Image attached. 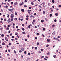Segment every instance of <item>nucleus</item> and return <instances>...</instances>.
<instances>
[{"mask_svg": "<svg viewBox=\"0 0 61 61\" xmlns=\"http://www.w3.org/2000/svg\"><path fill=\"white\" fill-rule=\"evenodd\" d=\"M8 10L10 11H11V13H13V12L12 11H13V10H14V8H12V9H9Z\"/></svg>", "mask_w": 61, "mask_h": 61, "instance_id": "f257e3e1", "label": "nucleus"}, {"mask_svg": "<svg viewBox=\"0 0 61 61\" xmlns=\"http://www.w3.org/2000/svg\"><path fill=\"white\" fill-rule=\"evenodd\" d=\"M7 22H8V23H9L11 22V21L10 20V19H8V20H7Z\"/></svg>", "mask_w": 61, "mask_h": 61, "instance_id": "f03ea898", "label": "nucleus"}, {"mask_svg": "<svg viewBox=\"0 0 61 61\" xmlns=\"http://www.w3.org/2000/svg\"><path fill=\"white\" fill-rule=\"evenodd\" d=\"M18 5V3L16 2H15L14 3V5Z\"/></svg>", "mask_w": 61, "mask_h": 61, "instance_id": "7ed1b4c3", "label": "nucleus"}, {"mask_svg": "<svg viewBox=\"0 0 61 61\" xmlns=\"http://www.w3.org/2000/svg\"><path fill=\"white\" fill-rule=\"evenodd\" d=\"M5 40H6V41H8V38H7V37H5Z\"/></svg>", "mask_w": 61, "mask_h": 61, "instance_id": "20e7f679", "label": "nucleus"}, {"mask_svg": "<svg viewBox=\"0 0 61 61\" xmlns=\"http://www.w3.org/2000/svg\"><path fill=\"white\" fill-rule=\"evenodd\" d=\"M11 18H13V17H14V15L13 14H11Z\"/></svg>", "mask_w": 61, "mask_h": 61, "instance_id": "39448f33", "label": "nucleus"}, {"mask_svg": "<svg viewBox=\"0 0 61 61\" xmlns=\"http://www.w3.org/2000/svg\"><path fill=\"white\" fill-rule=\"evenodd\" d=\"M30 17L31 18H34V16L33 15H31L30 16Z\"/></svg>", "mask_w": 61, "mask_h": 61, "instance_id": "423d86ee", "label": "nucleus"}, {"mask_svg": "<svg viewBox=\"0 0 61 61\" xmlns=\"http://www.w3.org/2000/svg\"><path fill=\"white\" fill-rule=\"evenodd\" d=\"M47 41L48 42H50V39H48L47 40Z\"/></svg>", "mask_w": 61, "mask_h": 61, "instance_id": "0eeeda50", "label": "nucleus"}, {"mask_svg": "<svg viewBox=\"0 0 61 61\" xmlns=\"http://www.w3.org/2000/svg\"><path fill=\"white\" fill-rule=\"evenodd\" d=\"M53 56L55 58H56V55H53Z\"/></svg>", "mask_w": 61, "mask_h": 61, "instance_id": "6e6552de", "label": "nucleus"}, {"mask_svg": "<svg viewBox=\"0 0 61 61\" xmlns=\"http://www.w3.org/2000/svg\"><path fill=\"white\" fill-rule=\"evenodd\" d=\"M9 29V27H7L6 28V30H8Z\"/></svg>", "mask_w": 61, "mask_h": 61, "instance_id": "1a4fd4ad", "label": "nucleus"}, {"mask_svg": "<svg viewBox=\"0 0 61 61\" xmlns=\"http://www.w3.org/2000/svg\"><path fill=\"white\" fill-rule=\"evenodd\" d=\"M55 32H56V31H54L52 33V34H53V35H55Z\"/></svg>", "mask_w": 61, "mask_h": 61, "instance_id": "9d476101", "label": "nucleus"}, {"mask_svg": "<svg viewBox=\"0 0 61 61\" xmlns=\"http://www.w3.org/2000/svg\"><path fill=\"white\" fill-rule=\"evenodd\" d=\"M52 27H55V25H52Z\"/></svg>", "mask_w": 61, "mask_h": 61, "instance_id": "9b49d317", "label": "nucleus"}, {"mask_svg": "<svg viewBox=\"0 0 61 61\" xmlns=\"http://www.w3.org/2000/svg\"><path fill=\"white\" fill-rule=\"evenodd\" d=\"M18 35V33L17 32H16L15 33V35Z\"/></svg>", "mask_w": 61, "mask_h": 61, "instance_id": "f8f14e48", "label": "nucleus"}, {"mask_svg": "<svg viewBox=\"0 0 61 61\" xmlns=\"http://www.w3.org/2000/svg\"><path fill=\"white\" fill-rule=\"evenodd\" d=\"M21 50L22 51H24L25 50V49H24V48H22L21 49Z\"/></svg>", "mask_w": 61, "mask_h": 61, "instance_id": "ddd939ff", "label": "nucleus"}, {"mask_svg": "<svg viewBox=\"0 0 61 61\" xmlns=\"http://www.w3.org/2000/svg\"><path fill=\"white\" fill-rule=\"evenodd\" d=\"M41 22L42 23H43L44 22V20H41Z\"/></svg>", "mask_w": 61, "mask_h": 61, "instance_id": "4468645a", "label": "nucleus"}, {"mask_svg": "<svg viewBox=\"0 0 61 61\" xmlns=\"http://www.w3.org/2000/svg\"><path fill=\"white\" fill-rule=\"evenodd\" d=\"M21 11L22 12H24V9H22L21 10Z\"/></svg>", "mask_w": 61, "mask_h": 61, "instance_id": "2eb2a0df", "label": "nucleus"}, {"mask_svg": "<svg viewBox=\"0 0 61 61\" xmlns=\"http://www.w3.org/2000/svg\"><path fill=\"white\" fill-rule=\"evenodd\" d=\"M1 36H2V37H4V34H2L1 35Z\"/></svg>", "mask_w": 61, "mask_h": 61, "instance_id": "dca6fc26", "label": "nucleus"}, {"mask_svg": "<svg viewBox=\"0 0 61 61\" xmlns=\"http://www.w3.org/2000/svg\"><path fill=\"white\" fill-rule=\"evenodd\" d=\"M3 28L1 27L0 28V30H3Z\"/></svg>", "mask_w": 61, "mask_h": 61, "instance_id": "f3484780", "label": "nucleus"}, {"mask_svg": "<svg viewBox=\"0 0 61 61\" xmlns=\"http://www.w3.org/2000/svg\"><path fill=\"white\" fill-rule=\"evenodd\" d=\"M42 5H45V2H43L42 3Z\"/></svg>", "mask_w": 61, "mask_h": 61, "instance_id": "a211bd4d", "label": "nucleus"}, {"mask_svg": "<svg viewBox=\"0 0 61 61\" xmlns=\"http://www.w3.org/2000/svg\"><path fill=\"white\" fill-rule=\"evenodd\" d=\"M55 15L56 16H57L58 15V14L56 13L55 14Z\"/></svg>", "mask_w": 61, "mask_h": 61, "instance_id": "6ab92c4d", "label": "nucleus"}, {"mask_svg": "<svg viewBox=\"0 0 61 61\" xmlns=\"http://www.w3.org/2000/svg\"><path fill=\"white\" fill-rule=\"evenodd\" d=\"M31 4L32 5H34V3H33V2H31Z\"/></svg>", "mask_w": 61, "mask_h": 61, "instance_id": "aec40b11", "label": "nucleus"}, {"mask_svg": "<svg viewBox=\"0 0 61 61\" xmlns=\"http://www.w3.org/2000/svg\"><path fill=\"white\" fill-rule=\"evenodd\" d=\"M37 46H38L39 45V42H37Z\"/></svg>", "mask_w": 61, "mask_h": 61, "instance_id": "412c9836", "label": "nucleus"}, {"mask_svg": "<svg viewBox=\"0 0 61 61\" xmlns=\"http://www.w3.org/2000/svg\"><path fill=\"white\" fill-rule=\"evenodd\" d=\"M22 30H23V31H24V30H25V29L23 28H22Z\"/></svg>", "mask_w": 61, "mask_h": 61, "instance_id": "4be33fe9", "label": "nucleus"}, {"mask_svg": "<svg viewBox=\"0 0 61 61\" xmlns=\"http://www.w3.org/2000/svg\"><path fill=\"white\" fill-rule=\"evenodd\" d=\"M52 3H54V2H55V1L54 0H53L52 1Z\"/></svg>", "mask_w": 61, "mask_h": 61, "instance_id": "5701e85b", "label": "nucleus"}, {"mask_svg": "<svg viewBox=\"0 0 61 61\" xmlns=\"http://www.w3.org/2000/svg\"><path fill=\"white\" fill-rule=\"evenodd\" d=\"M11 41H14V40H15V39H11Z\"/></svg>", "mask_w": 61, "mask_h": 61, "instance_id": "b1692460", "label": "nucleus"}, {"mask_svg": "<svg viewBox=\"0 0 61 61\" xmlns=\"http://www.w3.org/2000/svg\"><path fill=\"white\" fill-rule=\"evenodd\" d=\"M22 34H25V32H22Z\"/></svg>", "mask_w": 61, "mask_h": 61, "instance_id": "393cba45", "label": "nucleus"}, {"mask_svg": "<svg viewBox=\"0 0 61 61\" xmlns=\"http://www.w3.org/2000/svg\"><path fill=\"white\" fill-rule=\"evenodd\" d=\"M59 7H61V5H59Z\"/></svg>", "mask_w": 61, "mask_h": 61, "instance_id": "a878e982", "label": "nucleus"}, {"mask_svg": "<svg viewBox=\"0 0 61 61\" xmlns=\"http://www.w3.org/2000/svg\"><path fill=\"white\" fill-rule=\"evenodd\" d=\"M15 15H17V13L15 12Z\"/></svg>", "mask_w": 61, "mask_h": 61, "instance_id": "bb28decb", "label": "nucleus"}, {"mask_svg": "<svg viewBox=\"0 0 61 61\" xmlns=\"http://www.w3.org/2000/svg\"><path fill=\"white\" fill-rule=\"evenodd\" d=\"M43 31H45V28H44L43 29Z\"/></svg>", "mask_w": 61, "mask_h": 61, "instance_id": "cd10ccee", "label": "nucleus"}, {"mask_svg": "<svg viewBox=\"0 0 61 61\" xmlns=\"http://www.w3.org/2000/svg\"><path fill=\"white\" fill-rule=\"evenodd\" d=\"M5 43L4 42H3L2 44V45H5Z\"/></svg>", "mask_w": 61, "mask_h": 61, "instance_id": "c85d7f7f", "label": "nucleus"}, {"mask_svg": "<svg viewBox=\"0 0 61 61\" xmlns=\"http://www.w3.org/2000/svg\"><path fill=\"white\" fill-rule=\"evenodd\" d=\"M22 26H25V25L24 24H23L22 25Z\"/></svg>", "mask_w": 61, "mask_h": 61, "instance_id": "c756f323", "label": "nucleus"}, {"mask_svg": "<svg viewBox=\"0 0 61 61\" xmlns=\"http://www.w3.org/2000/svg\"><path fill=\"white\" fill-rule=\"evenodd\" d=\"M17 37H18V38H19V37H19V36H18V35H17Z\"/></svg>", "mask_w": 61, "mask_h": 61, "instance_id": "7c9ffc66", "label": "nucleus"}, {"mask_svg": "<svg viewBox=\"0 0 61 61\" xmlns=\"http://www.w3.org/2000/svg\"><path fill=\"white\" fill-rule=\"evenodd\" d=\"M28 27H29V28H30V25H29V26H28Z\"/></svg>", "mask_w": 61, "mask_h": 61, "instance_id": "2f4dec72", "label": "nucleus"}, {"mask_svg": "<svg viewBox=\"0 0 61 61\" xmlns=\"http://www.w3.org/2000/svg\"><path fill=\"white\" fill-rule=\"evenodd\" d=\"M52 16V15L51 14H50V17H51V16Z\"/></svg>", "mask_w": 61, "mask_h": 61, "instance_id": "473e14b6", "label": "nucleus"}, {"mask_svg": "<svg viewBox=\"0 0 61 61\" xmlns=\"http://www.w3.org/2000/svg\"><path fill=\"white\" fill-rule=\"evenodd\" d=\"M39 7H40V8H42V7H41V6H40V5L39 6Z\"/></svg>", "mask_w": 61, "mask_h": 61, "instance_id": "72a5a7b5", "label": "nucleus"}, {"mask_svg": "<svg viewBox=\"0 0 61 61\" xmlns=\"http://www.w3.org/2000/svg\"><path fill=\"white\" fill-rule=\"evenodd\" d=\"M36 35H39V33H36Z\"/></svg>", "mask_w": 61, "mask_h": 61, "instance_id": "f704fd0d", "label": "nucleus"}, {"mask_svg": "<svg viewBox=\"0 0 61 61\" xmlns=\"http://www.w3.org/2000/svg\"><path fill=\"white\" fill-rule=\"evenodd\" d=\"M24 6L25 7H27V6H26V5H25H25H24Z\"/></svg>", "mask_w": 61, "mask_h": 61, "instance_id": "c9c22d12", "label": "nucleus"}, {"mask_svg": "<svg viewBox=\"0 0 61 61\" xmlns=\"http://www.w3.org/2000/svg\"><path fill=\"white\" fill-rule=\"evenodd\" d=\"M45 20H46V21H47L48 20L46 18H45Z\"/></svg>", "mask_w": 61, "mask_h": 61, "instance_id": "e433bc0d", "label": "nucleus"}, {"mask_svg": "<svg viewBox=\"0 0 61 61\" xmlns=\"http://www.w3.org/2000/svg\"><path fill=\"white\" fill-rule=\"evenodd\" d=\"M43 13L44 14H45V11H44L43 12Z\"/></svg>", "mask_w": 61, "mask_h": 61, "instance_id": "4c0bfd02", "label": "nucleus"}, {"mask_svg": "<svg viewBox=\"0 0 61 61\" xmlns=\"http://www.w3.org/2000/svg\"><path fill=\"white\" fill-rule=\"evenodd\" d=\"M10 0H8V2H10Z\"/></svg>", "mask_w": 61, "mask_h": 61, "instance_id": "58836bf2", "label": "nucleus"}, {"mask_svg": "<svg viewBox=\"0 0 61 61\" xmlns=\"http://www.w3.org/2000/svg\"><path fill=\"white\" fill-rule=\"evenodd\" d=\"M26 17L27 18H28V17H29V16H28V15H27L26 16Z\"/></svg>", "mask_w": 61, "mask_h": 61, "instance_id": "ea45409f", "label": "nucleus"}, {"mask_svg": "<svg viewBox=\"0 0 61 61\" xmlns=\"http://www.w3.org/2000/svg\"><path fill=\"white\" fill-rule=\"evenodd\" d=\"M14 52L15 54H16V52L14 50Z\"/></svg>", "mask_w": 61, "mask_h": 61, "instance_id": "a19ab883", "label": "nucleus"}, {"mask_svg": "<svg viewBox=\"0 0 61 61\" xmlns=\"http://www.w3.org/2000/svg\"><path fill=\"white\" fill-rule=\"evenodd\" d=\"M27 37H28V38L29 37V35H28Z\"/></svg>", "mask_w": 61, "mask_h": 61, "instance_id": "79ce46f5", "label": "nucleus"}, {"mask_svg": "<svg viewBox=\"0 0 61 61\" xmlns=\"http://www.w3.org/2000/svg\"><path fill=\"white\" fill-rule=\"evenodd\" d=\"M5 8H7V7H8V6H7V5H6L5 6Z\"/></svg>", "mask_w": 61, "mask_h": 61, "instance_id": "37998d69", "label": "nucleus"}, {"mask_svg": "<svg viewBox=\"0 0 61 61\" xmlns=\"http://www.w3.org/2000/svg\"><path fill=\"white\" fill-rule=\"evenodd\" d=\"M24 54H26V51H25L24 52Z\"/></svg>", "mask_w": 61, "mask_h": 61, "instance_id": "c03bdc74", "label": "nucleus"}, {"mask_svg": "<svg viewBox=\"0 0 61 61\" xmlns=\"http://www.w3.org/2000/svg\"><path fill=\"white\" fill-rule=\"evenodd\" d=\"M9 15H8V16H7V17H8V18H9Z\"/></svg>", "mask_w": 61, "mask_h": 61, "instance_id": "a18cd8bd", "label": "nucleus"}, {"mask_svg": "<svg viewBox=\"0 0 61 61\" xmlns=\"http://www.w3.org/2000/svg\"><path fill=\"white\" fill-rule=\"evenodd\" d=\"M44 56H42L41 57L42 58H44Z\"/></svg>", "mask_w": 61, "mask_h": 61, "instance_id": "49530a36", "label": "nucleus"}, {"mask_svg": "<svg viewBox=\"0 0 61 61\" xmlns=\"http://www.w3.org/2000/svg\"><path fill=\"white\" fill-rule=\"evenodd\" d=\"M22 4L23 5H24V2H22Z\"/></svg>", "mask_w": 61, "mask_h": 61, "instance_id": "de8ad7c7", "label": "nucleus"}, {"mask_svg": "<svg viewBox=\"0 0 61 61\" xmlns=\"http://www.w3.org/2000/svg\"><path fill=\"white\" fill-rule=\"evenodd\" d=\"M38 52L39 53H41V51H38Z\"/></svg>", "mask_w": 61, "mask_h": 61, "instance_id": "09e8293b", "label": "nucleus"}, {"mask_svg": "<svg viewBox=\"0 0 61 61\" xmlns=\"http://www.w3.org/2000/svg\"><path fill=\"white\" fill-rule=\"evenodd\" d=\"M35 49H36H36H37V47H35Z\"/></svg>", "mask_w": 61, "mask_h": 61, "instance_id": "8fccbe9b", "label": "nucleus"}, {"mask_svg": "<svg viewBox=\"0 0 61 61\" xmlns=\"http://www.w3.org/2000/svg\"><path fill=\"white\" fill-rule=\"evenodd\" d=\"M8 51L9 52H10V50H8Z\"/></svg>", "mask_w": 61, "mask_h": 61, "instance_id": "3c124183", "label": "nucleus"}, {"mask_svg": "<svg viewBox=\"0 0 61 61\" xmlns=\"http://www.w3.org/2000/svg\"><path fill=\"white\" fill-rule=\"evenodd\" d=\"M4 21H6V19H4Z\"/></svg>", "mask_w": 61, "mask_h": 61, "instance_id": "603ef678", "label": "nucleus"}, {"mask_svg": "<svg viewBox=\"0 0 61 61\" xmlns=\"http://www.w3.org/2000/svg\"><path fill=\"white\" fill-rule=\"evenodd\" d=\"M41 51H44V50H43V49H41Z\"/></svg>", "mask_w": 61, "mask_h": 61, "instance_id": "864d4df0", "label": "nucleus"}, {"mask_svg": "<svg viewBox=\"0 0 61 61\" xmlns=\"http://www.w3.org/2000/svg\"><path fill=\"white\" fill-rule=\"evenodd\" d=\"M49 46V45H47L46 46V47H48Z\"/></svg>", "mask_w": 61, "mask_h": 61, "instance_id": "5fc2aeb1", "label": "nucleus"}, {"mask_svg": "<svg viewBox=\"0 0 61 61\" xmlns=\"http://www.w3.org/2000/svg\"><path fill=\"white\" fill-rule=\"evenodd\" d=\"M13 18H11V21H13Z\"/></svg>", "mask_w": 61, "mask_h": 61, "instance_id": "6e6d98bb", "label": "nucleus"}, {"mask_svg": "<svg viewBox=\"0 0 61 61\" xmlns=\"http://www.w3.org/2000/svg\"><path fill=\"white\" fill-rule=\"evenodd\" d=\"M28 55H30V53H28Z\"/></svg>", "mask_w": 61, "mask_h": 61, "instance_id": "4d7b16f0", "label": "nucleus"}, {"mask_svg": "<svg viewBox=\"0 0 61 61\" xmlns=\"http://www.w3.org/2000/svg\"><path fill=\"white\" fill-rule=\"evenodd\" d=\"M16 28H18V26H16Z\"/></svg>", "mask_w": 61, "mask_h": 61, "instance_id": "13d9d810", "label": "nucleus"}, {"mask_svg": "<svg viewBox=\"0 0 61 61\" xmlns=\"http://www.w3.org/2000/svg\"><path fill=\"white\" fill-rule=\"evenodd\" d=\"M29 9H31V7H29Z\"/></svg>", "mask_w": 61, "mask_h": 61, "instance_id": "bf43d9fd", "label": "nucleus"}, {"mask_svg": "<svg viewBox=\"0 0 61 61\" xmlns=\"http://www.w3.org/2000/svg\"><path fill=\"white\" fill-rule=\"evenodd\" d=\"M33 22H35V20H33Z\"/></svg>", "mask_w": 61, "mask_h": 61, "instance_id": "052dcab7", "label": "nucleus"}, {"mask_svg": "<svg viewBox=\"0 0 61 61\" xmlns=\"http://www.w3.org/2000/svg\"><path fill=\"white\" fill-rule=\"evenodd\" d=\"M27 2V0H25V2Z\"/></svg>", "mask_w": 61, "mask_h": 61, "instance_id": "680f3d73", "label": "nucleus"}, {"mask_svg": "<svg viewBox=\"0 0 61 61\" xmlns=\"http://www.w3.org/2000/svg\"><path fill=\"white\" fill-rule=\"evenodd\" d=\"M25 41H27V39H25Z\"/></svg>", "mask_w": 61, "mask_h": 61, "instance_id": "e2e57ef3", "label": "nucleus"}, {"mask_svg": "<svg viewBox=\"0 0 61 61\" xmlns=\"http://www.w3.org/2000/svg\"><path fill=\"white\" fill-rule=\"evenodd\" d=\"M20 5H23V4H20Z\"/></svg>", "mask_w": 61, "mask_h": 61, "instance_id": "0e129e2a", "label": "nucleus"}, {"mask_svg": "<svg viewBox=\"0 0 61 61\" xmlns=\"http://www.w3.org/2000/svg\"><path fill=\"white\" fill-rule=\"evenodd\" d=\"M58 38H60V36H59L58 37H57Z\"/></svg>", "mask_w": 61, "mask_h": 61, "instance_id": "69168bd1", "label": "nucleus"}, {"mask_svg": "<svg viewBox=\"0 0 61 61\" xmlns=\"http://www.w3.org/2000/svg\"><path fill=\"white\" fill-rule=\"evenodd\" d=\"M32 24H33V25H34V23L33 22H32Z\"/></svg>", "mask_w": 61, "mask_h": 61, "instance_id": "338daca9", "label": "nucleus"}, {"mask_svg": "<svg viewBox=\"0 0 61 61\" xmlns=\"http://www.w3.org/2000/svg\"><path fill=\"white\" fill-rule=\"evenodd\" d=\"M54 21H55V22H56V20H54Z\"/></svg>", "mask_w": 61, "mask_h": 61, "instance_id": "774afa93", "label": "nucleus"}]
</instances>
